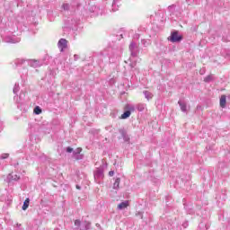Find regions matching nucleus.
<instances>
[{"label": "nucleus", "mask_w": 230, "mask_h": 230, "mask_svg": "<svg viewBox=\"0 0 230 230\" xmlns=\"http://www.w3.org/2000/svg\"><path fill=\"white\" fill-rule=\"evenodd\" d=\"M167 40H170V42H181V40H182V36L179 35L178 31H173Z\"/></svg>", "instance_id": "1"}, {"label": "nucleus", "mask_w": 230, "mask_h": 230, "mask_svg": "<svg viewBox=\"0 0 230 230\" xmlns=\"http://www.w3.org/2000/svg\"><path fill=\"white\" fill-rule=\"evenodd\" d=\"M128 206H130V202L128 200H124L117 206V209L119 211H123V209H127Z\"/></svg>", "instance_id": "2"}, {"label": "nucleus", "mask_w": 230, "mask_h": 230, "mask_svg": "<svg viewBox=\"0 0 230 230\" xmlns=\"http://www.w3.org/2000/svg\"><path fill=\"white\" fill-rule=\"evenodd\" d=\"M58 46L61 52L64 51V49L67 48V40L66 39L59 40V41L58 42Z\"/></svg>", "instance_id": "3"}, {"label": "nucleus", "mask_w": 230, "mask_h": 230, "mask_svg": "<svg viewBox=\"0 0 230 230\" xmlns=\"http://www.w3.org/2000/svg\"><path fill=\"white\" fill-rule=\"evenodd\" d=\"M82 154V148L78 147L74 151V157L76 161H80V159H83L84 155H80Z\"/></svg>", "instance_id": "4"}, {"label": "nucleus", "mask_w": 230, "mask_h": 230, "mask_svg": "<svg viewBox=\"0 0 230 230\" xmlns=\"http://www.w3.org/2000/svg\"><path fill=\"white\" fill-rule=\"evenodd\" d=\"M227 103V97L226 95H221L219 100V105L222 109H226V105Z\"/></svg>", "instance_id": "5"}, {"label": "nucleus", "mask_w": 230, "mask_h": 230, "mask_svg": "<svg viewBox=\"0 0 230 230\" xmlns=\"http://www.w3.org/2000/svg\"><path fill=\"white\" fill-rule=\"evenodd\" d=\"M178 104H179L180 107H181V111L182 112H186V111H187V105H186V103L183 102H181V101H179V102H178Z\"/></svg>", "instance_id": "6"}, {"label": "nucleus", "mask_w": 230, "mask_h": 230, "mask_svg": "<svg viewBox=\"0 0 230 230\" xmlns=\"http://www.w3.org/2000/svg\"><path fill=\"white\" fill-rule=\"evenodd\" d=\"M119 182H121V179L117 178L113 183V190H119Z\"/></svg>", "instance_id": "7"}, {"label": "nucleus", "mask_w": 230, "mask_h": 230, "mask_svg": "<svg viewBox=\"0 0 230 230\" xmlns=\"http://www.w3.org/2000/svg\"><path fill=\"white\" fill-rule=\"evenodd\" d=\"M30 207V199L27 198L25 201L23 202L22 210L26 211L28 208Z\"/></svg>", "instance_id": "8"}, {"label": "nucleus", "mask_w": 230, "mask_h": 230, "mask_svg": "<svg viewBox=\"0 0 230 230\" xmlns=\"http://www.w3.org/2000/svg\"><path fill=\"white\" fill-rule=\"evenodd\" d=\"M144 95H145V98H146L148 101L154 98V94H152V93L148 91H144Z\"/></svg>", "instance_id": "9"}, {"label": "nucleus", "mask_w": 230, "mask_h": 230, "mask_svg": "<svg viewBox=\"0 0 230 230\" xmlns=\"http://www.w3.org/2000/svg\"><path fill=\"white\" fill-rule=\"evenodd\" d=\"M130 111H126L122 115H121V119H127V118H130Z\"/></svg>", "instance_id": "10"}, {"label": "nucleus", "mask_w": 230, "mask_h": 230, "mask_svg": "<svg viewBox=\"0 0 230 230\" xmlns=\"http://www.w3.org/2000/svg\"><path fill=\"white\" fill-rule=\"evenodd\" d=\"M33 112H34V114H37V115L42 114V109H40V107H39V106H36V107L34 108Z\"/></svg>", "instance_id": "11"}, {"label": "nucleus", "mask_w": 230, "mask_h": 230, "mask_svg": "<svg viewBox=\"0 0 230 230\" xmlns=\"http://www.w3.org/2000/svg\"><path fill=\"white\" fill-rule=\"evenodd\" d=\"M126 109L128 111H130V114H132V112H134V111H136V108L132 105H127Z\"/></svg>", "instance_id": "12"}, {"label": "nucleus", "mask_w": 230, "mask_h": 230, "mask_svg": "<svg viewBox=\"0 0 230 230\" xmlns=\"http://www.w3.org/2000/svg\"><path fill=\"white\" fill-rule=\"evenodd\" d=\"M61 8L63 10H65V12H67V10H69V8H70V5H69V4H63Z\"/></svg>", "instance_id": "13"}, {"label": "nucleus", "mask_w": 230, "mask_h": 230, "mask_svg": "<svg viewBox=\"0 0 230 230\" xmlns=\"http://www.w3.org/2000/svg\"><path fill=\"white\" fill-rule=\"evenodd\" d=\"M137 111H139V112H143V111H145V104H138Z\"/></svg>", "instance_id": "14"}, {"label": "nucleus", "mask_w": 230, "mask_h": 230, "mask_svg": "<svg viewBox=\"0 0 230 230\" xmlns=\"http://www.w3.org/2000/svg\"><path fill=\"white\" fill-rule=\"evenodd\" d=\"M213 80V75H208L205 77L204 82H211Z\"/></svg>", "instance_id": "15"}, {"label": "nucleus", "mask_w": 230, "mask_h": 230, "mask_svg": "<svg viewBox=\"0 0 230 230\" xmlns=\"http://www.w3.org/2000/svg\"><path fill=\"white\" fill-rule=\"evenodd\" d=\"M75 226H76V227H80V226H82V221H80L79 219L75 220Z\"/></svg>", "instance_id": "16"}, {"label": "nucleus", "mask_w": 230, "mask_h": 230, "mask_svg": "<svg viewBox=\"0 0 230 230\" xmlns=\"http://www.w3.org/2000/svg\"><path fill=\"white\" fill-rule=\"evenodd\" d=\"M73 147H66V152L68 153V154H71L72 152H73Z\"/></svg>", "instance_id": "17"}, {"label": "nucleus", "mask_w": 230, "mask_h": 230, "mask_svg": "<svg viewBox=\"0 0 230 230\" xmlns=\"http://www.w3.org/2000/svg\"><path fill=\"white\" fill-rule=\"evenodd\" d=\"M8 154H4L1 155V159H7Z\"/></svg>", "instance_id": "18"}, {"label": "nucleus", "mask_w": 230, "mask_h": 230, "mask_svg": "<svg viewBox=\"0 0 230 230\" xmlns=\"http://www.w3.org/2000/svg\"><path fill=\"white\" fill-rule=\"evenodd\" d=\"M109 175H110V177H112L114 175V171H110Z\"/></svg>", "instance_id": "19"}, {"label": "nucleus", "mask_w": 230, "mask_h": 230, "mask_svg": "<svg viewBox=\"0 0 230 230\" xmlns=\"http://www.w3.org/2000/svg\"><path fill=\"white\" fill-rule=\"evenodd\" d=\"M129 49H134V43H131V44L129 45Z\"/></svg>", "instance_id": "20"}, {"label": "nucleus", "mask_w": 230, "mask_h": 230, "mask_svg": "<svg viewBox=\"0 0 230 230\" xmlns=\"http://www.w3.org/2000/svg\"><path fill=\"white\" fill-rule=\"evenodd\" d=\"M13 181H19V177L15 176L14 178H13Z\"/></svg>", "instance_id": "21"}, {"label": "nucleus", "mask_w": 230, "mask_h": 230, "mask_svg": "<svg viewBox=\"0 0 230 230\" xmlns=\"http://www.w3.org/2000/svg\"><path fill=\"white\" fill-rule=\"evenodd\" d=\"M76 190H82V188L79 185H76Z\"/></svg>", "instance_id": "22"}, {"label": "nucleus", "mask_w": 230, "mask_h": 230, "mask_svg": "<svg viewBox=\"0 0 230 230\" xmlns=\"http://www.w3.org/2000/svg\"><path fill=\"white\" fill-rule=\"evenodd\" d=\"M9 177H12V174H9Z\"/></svg>", "instance_id": "23"}]
</instances>
